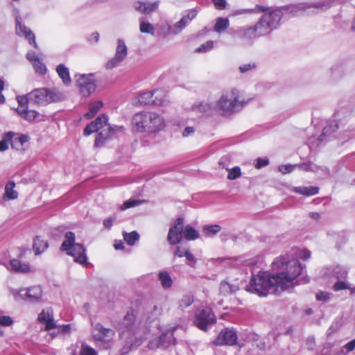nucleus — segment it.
<instances>
[{"label": "nucleus", "instance_id": "nucleus-16", "mask_svg": "<svg viewBox=\"0 0 355 355\" xmlns=\"http://www.w3.org/2000/svg\"><path fill=\"white\" fill-rule=\"evenodd\" d=\"M128 53V48L123 40H118L116 53L113 58L106 63L107 69H113L119 65L123 61Z\"/></svg>", "mask_w": 355, "mask_h": 355}, {"label": "nucleus", "instance_id": "nucleus-43", "mask_svg": "<svg viewBox=\"0 0 355 355\" xmlns=\"http://www.w3.org/2000/svg\"><path fill=\"white\" fill-rule=\"evenodd\" d=\"M31 64L37 73L44 75L46 73V67L41 59L33 62Z\"/></svg>", "mask_w": 355, "mask_h": 355}, {"label": "nucleus", "instance_id": "nucleus-12", "mask_svg": "<svg viewBox=\"0 0 355 355\" xmlns=\"http://www.w3.org/2000/svg\"><path fill=\"white\" fill-rule=\"evenodd\" d=\"M232 34L236 35L241 40L248 42L265 36L258 22L253 26L239 27L234 31Z\"/></svg>", "mask_w": 355, "mask_h": 355}, {"label": "nucleus", "instance_id": "nucleus-56", "mask_svg": "<svg viewBox=\"0 0 355 355\" xmlns=\"http://www.w3.org/2000/svg\"><path fill=\"white\" fill-rule=\"evenodd\" d=\"M331 294L325 292V291H320L316 294V299L318 301L322 302H327L330 299Z\"/></svg>", "mask_w": 355, "mask_h": 355}, {"label": "nucleus", "instance_id": "nucleus-7", "mask_svg": "<svg viewBox=\"0 0 355 355\" xmlns=\"http://www.w3.org/2000/svg\"><path fill=\"white\" fill-rule=\"evenodd\" d=\"M246 103L240 100L239 91L233 89L230 93L223 95L218 101L216 109L222 111L223 114H231L239 112Z\"/></svg>", "mask_w": 355, "mask_h": 355}, {"label": "nucleus", "instance_id": "nucleus-45", "mask_svg": "<svg viewBox=\"0 0 355 355\" xmlns=\"http://www.w3.org/2000/svg\"><path fill=\"white\" fill-rule=\"evenodd\" d=\"M241 175V171L239 166H234L228 171L227 178L233 180L239 178Z\"/></svg>", "mask_w": 355, "mask_h": 355}, {"label": "nucleus", "instance_id": "nucleus-15", "mask_svg": "<svg viewBox=\"0 0 355 355\" xmlns=\"http://www.w3.org/2000/svg\"><path fill=\"white\" fill-rule=\"evenodd\" d=\"M153 91H146L141 93L138 96V103L141 105L153 104L156 106H166L169 103L166 96L159 97L157 95L153 98Z\"/></svg>", "mask_w": 355, "mask_h": 355}, {"label": "nucleus", "instance_id": "nucleus-35", "mask_svg": "<svg viewBox=\"0 0 355 355\" xmlns=\"http://www.w3.org/2000/svg\"><path fill=\"white\" fill-rule=\"evenodd\" d=\"M17 101L19 107L15 109L17 114L21 112V110H26L28 108V104H31V98L29 97V93L24 96H18L17 97Z\"/></svg>", "mask_w": 355, "mask_h": 355}, {"label": "nucleus", "instance_id": "nucleus-23", "mask_svg": "<svg viewBox=\"0 0 355 355\" xmlns=\"http://www.w3.org/2000/svg\"><path fill=\"white\" fill-rule=\"evenodd\" d=\"M29 140L30 137L28 135L13 132L12 139L10 141L11 148L17 150H21L24 149V144Z\"/></svg>", "mask_w": 355, "mask_h": 355}, {"label": "nucleus", "instance_id": "nucleus-1", "mask_svg": "<svg viewBox=\"0 0 355 355\" xmlns=\"http://www.w3.org/2000/svg\"><path fill=\"white\" fill-rule=\"evenodd\" d=\"M291 253V255H281L273 261L271 268L274 273L260 270L257 275H252L249 284L246 285V291L259 296H266L272 289L275 292L285 291L291 285L308 283L306 275L297 279L303 270L298 259H309L311 251L295 248L292 249Z\"/></svg>", "mask_w": 355, "mask_h": 355}, {"label": "nucleus", "instance_id": "nucleus-51", "mask_svg": "<svg viewBox=\"0 0 355 355\" xmlns=\"http://www.w3.org/2000/svg\"><path fill=\"white\" fill-rule=\"evenodd\" d=\"M185 254L187 264L191 267H194L196 263V259L193 254L190 252L189 250H187V252H184Z\"/></svg>", "mask_w": 355, "mask_h": 355}, {"label": "nucleus", "instance_id": "nucleus-27", "mask_svg": "<svg viewBox=\"0 0 355 355\" xmlns=\"http://www.w3.org/2000/svg\"><path fill=\"white\" fill-rule=\"evenodd\" d=\"M49 247L46 241L42 239L41 236H36L33 239V249L35 255L43 253Z\"/></svg>", "mask_w": 355, "mask_h": 355}, {"label": "nucleus", "instance_id": "nucleus-18", "mask_svg": "<svg viewBox=\"0 0 355 355\" xmlns=\"http://www.w3.org/2000/svg\"><path fill=\"white\" fill-rule=\"evenodd\" d=\"M95 333L94 338L97 341H105L111 339L114 335V331L110 328L104 327L101 323L92 324Z\"/></svg>", "mask_w": 355, "mask_h": 355}, {"label": "nucleus", "instance_id": "nucleus-39", "mask_svg": "<svg viewBox=\"0 0 355 355\" xmlns=\"http://www.w3.org/2000/svg\"><path fill=\"white\" fill-rule=\"evenodd\" d=\"M18 114L26 121H33L39 116V112L27 108L26 110H21V112Z\"/></svg>", "mask_w": 355, "mask_h": 355}, {"label": "nucleus", "instance_id": "nucleus-49", "mask_svg": "<svg viewBox=\"0 0 355 355\" xmlns=\"http://www.w3.org/2000/svg\"><path fill=\"white\" fill-rule=\"evenodd\" d=\"M214 47V42L209 40L207 41L205 43L200 45V47H198L196 49V52L198 53H202V52H207L212 49Z\"/></svg>", "mask_w": 355, "mask_h": 355}, {"label": "nucleus", "instance_id": "nucleus-63", "mask_svg": "<svg viewBox=\"0 0 355 355\" xmlns=\"http://www.w3.org/2000/svg\"><path fill=\"white\" fill-rule=\"evenodd\" d=\"M187 249L182 248L180 246H178L176 248V250L175 251V255L178 257H185V254H184V252H187Z\"/></svg>", "mask_w": 355, "mask_h": 355}, {"label": "nucleus", "instance_id": "nucleus-52", "mask_svg": "<svg viewBox=\"0 0 355 355\" xmlns=\"http://www.w3.org/2000/svg\"><path fill=\"white\" fill-rule=\"evenodd\" d=\"M297 165V168L301 169V170H303L304 171H312L313 172L314 171H316L315 168H314V165L312 162H304V163H302V164H296Z\"/></svg>", "mask_w": 355, "mask_h": 355}, {"label": "nucleus", "instance_id": "nucleus-34", "mask_svg": "<svg viewBox=\"0 0 355 355\" xmlns=\"http://www.w3.org/2000/svg\"><path fill=\"white\" fill-rule=\"evenodd\" d=\"M183 236L187 241L195 240L199 238V232L192 226L188 225L183 227Z\"/></svg>", "mask_w": 355, "mask_h": 355}, {"label": "nucleus", "instance_id": "nucleus-25", "mask_svg": "<svg viewBox=\"0 0 355 355\" xmlns=\"http://www.w3.org/2000/svg\"><path fill=\"white\" fill-rule=\"evenodd\" d=\"M215 109H216L215 105L206 101L196 103L192 106V110L193 112L205 115L211 114Z\"/></svg>", "mask_w": 355, "mask_h": 355}, {"label": "nucleus", "instance_id": "nucleus-53", "mask_svg": "<svg viewBox=\"0 0 355 355\" xmlns=\"http://www.w3.org/2000/svg\"><path fill=\"white\" fill-rule=\"evenodd\" d=\"M331 76L334 79L340 78L343 74V68L339 65L333 67L331 68Z\"/></svg>", "mask_w": 355, "mask_h": 355}, {"label": "nucleus", "instance_id": "nucleus-26", "mask_svg": "<svg viewBox=\"0 0 355 355\" xmlns=\"http://www.w3.org/2000/svg\"><path fill=\"white\" fill-rule=\"evenodd\" d=\"M291 191L302 196H312L318 193L319 187L315 186L294 187L292 188Z\"/></svg>", "mask_w": 355, "mask_h": 355}, {"label": "nucleus", "instance_id": "nucleus-58", "mask_svg": "<svg viewBox=\"0 0 355 355\" xmlns=\"http://www.w3.org/2000/svg\"><path fill=\"white\" fill-rule=\"evenodd\" d=\"M269 164V159L267 157H259L257 159L255 167L258 169L265 167Z\"/></svg>", "mask_w": 355, "mask_h": 355}, {"label": "nucleus", "instance_id": "nucleus-19", "mask_svg": "<svg viewBox=\"0 0 355 355\" xmlns=\"http://www.w3.org/2000/svg\"><path fill=\"white\" fill-rule=\"evenodd\" d=\"M187 21L182 17L180 21L174 24L173 26L166 25L162 27V34L164 37L169 35H177L182 32V31L188 25Z\"/></svg>", "mask_w": 355, "mask_h": 355}, {"label": "nucleus", "instance_id": "nucleus-44", "mask_svg": "<svg viewBox=\"0 0 355 355\" xmlns=\"http://www.w3.org/2000/svg\"><path fill=\"white\" fill-rule=\"evenodd\" d=\"M139 29L140 31L143 33H150L152 35L154 34V27L149 22L141 21Z\"/></svg>", "mask_w": 355, "mask_h": 355}, {"label": "nucleus", "instance_id": "nucleus-41", "mask_svg": "<svg viewBox=\"0 0 355 355\" xmlns=\"http://www.w3.org/2000/svg\"><path fill=\"white\" fill-rule=\"evenodd\" d=\"M314 168L316 171H314L313 173L317 174L322 179L327 178L330 175V171L326 166L314 165Z\"/></svg>", "mask_w": 355, "mask_h": 355}, {"label": "nucleus", "instance_id": "nucleus-40", "mask_svg": "<svg viewBox=\"0 0 355 355\" xmlns=\"http://www.w3.org/2000/svg\"><path fill=\"white\" fill-rule=\"evenodd\" d=\"M221 227L218 225H205L202 228V232L207 236H211L220 232Z\"/></svg>", "mask_w": 355, "mask_h": 355}, {"label": "nucleus", "instance_id": "nucleus-4", "mask_svg": "<svg viewBox=\"0 0 355 355\" xmlns=\"http://www.w3.org/2000/svg\"><path fill=\"white\" fill-rule=\"evenodd\" d=\"M133 128L139 132H156L165 127L164 118L153 112H141L135 114L132 121Z\"/></svg>", "mask_w": 355, "mask_h": 355}, {"label": "nucleus", "instance_id": "nucleus-6", "mask_svg": "<svg viewBox=\"0 0 355 355\" xmlns=\"http://www.w3.org/2000/svg\"><path fill=\"white\" fill-rule=\"evenodd\" d=\"M64 241L61 245L60 250L67 252V254L74 258V261L80 265L87 264V257L85 249L82 244L75 243V234L67 232L64 234Z\"/></svg>", "mask_w": 355, "mask_h": 355}, {"label": "nucleus", "instance_id": "nucleus-50", "mask_svg": "<svg viewBox=\"0 0 355 355\" xmlns=\"http://www.w3.org/2000/svg\"><path fill=\"white\" fill-rule=\"evenodd\" d=\"M296 168V164H282L279 166L278 169L282 173L286 174L291 173Z\"/></svg>", "mask_w": 355, "mask_h": 355}, {"label": "nucleus", "instance_id": "nucleus-32", "mask_svg": "<svg viewBox=\"0 0 355 355\" xmlns=\"http://www.w3.org/2000/svg\"><path fill=\"white\" fill-rule=\"evenodd\" d=\"M103 103L101 101L91 103L89 105V111L84 114V118L87 119H92L102 108Z\"/></svg>", "mask_w": 355, "mask_h": 355}, {"label": "nucleus", "instance_id": "nucleus-9", "mask_svg": "<svg viewBox=\"0 0 355 355\" xmlns=\"http://www.w3.org/2000/svg\"><path fill=\"white\" fill-rule=\"evenodd\" d=\"M94 73L76 74L75 78L79 92L84 97L89 96L96 89Z\"/></svg>", "mask_w": 355, "mask_h": 355}, {"label": "nucleus", "instance_id": "nucleus-61", "mask_svg": "<svg viewBox=\"0 0 355 355\" xmlns=\"http://www.w3.org/2000/svg\"><path fill=\"white\" fill-rule=\"evenodd\" d=\"M263 261V258L262 256H257L253 259H252L250 262L249 265H254V266H261Z\"/></svg>", "mask_w": 355, "mask_h": 355}, {"label": "nucleus", "instance_id": "nucleus-24", "mask_svg": "<svg viewBox=\"0 0 355 355\" xmlns=\"http://www.w3.org/2000/svg\"><path fill=\"white\" fill-rule=\"evenodd\" d=\"M159 4V1L153 3L137 1L134 3L135 10L144 14H149L151 12L157 9Z\"/></svg>", "mask_w": 355, "mask_h": 355}, {"label": "nucleus", "instance_id": "nucleus-47", "mask_svg": "<svg viewBox=\"0 0 355 355\" xmlns=\"http://www.w3.org/2000/svg\"><path fill=\"white\" fill-rule=\"evenodd\" d=\"M142 201L135 200V199H129L128 200L123 202V204L121 206V210H125L127 209L134 207L141 204Z\"/></svg>", "mask_w": 355, "mask_h": 355}, {"label": "nucleus", "instance_id": "nucleus-30", "mask_svg": "<svg viewBox=\"0 0 355 355\" xmlns=\"http://www.w3.org/2000/svg\"><path fill=\"white\" fill-rule=\"evenodd\" d=\"M10 269L16 272L26 273L30 271L28 263H22L19 260L14 259L10 261Z\"/></svg>", "mask_w": 355, "mask_h": 355}, {"label": "nucleus", "instance_id": "nucleus-33", "mask_svg": "<svg viewBox=\"0 0 355 355\" xmlns=\"http://www.w3.org/2000/svg\"><path fill=\"white\" fill-rule=\"evenodd\" d=\"M158 279L163 288L168 289L173 285V279L166 271H161L158 274Z\"/></svg>", "mask_w": 355, "mask_h": 355}, {"label": "nucleus", "instance_id": "nucleus-42", "mask_svg": "<svg viewBox=\"0 0 355 355\" xmlns=\"http://www.w3.org/2000/svg\"><path fill=\"white\" fill-rule=\"evenodd\" d=\"M193 302V297L190 294L184 295L179 302V306L183 309L191 306Z\"/></svg>", "mask_w": 355, "mask_h": 355}, {"label": "nucleus", "instance_id": "nucleus-2", "mask_svg": "<svg viewBox=\"0 0 355 355\" xmlns=\"http://www.w3.org/2000/svg\"><path fill=\"white\" fill-rule=\"evenodd\" d=\"M162 312V307L157 305L150 306L146 309L144 318H140L135 310L132 309L127 312L123 319L116 325L121 338L125 342L122 348L123 353H127L141 345L145 338L144 320L150 323L157 319Z\"/></svg>", "mask_w": 355, "mask_h": 355}, {"label": "nucleus", "instance_id": "nucleus-54", "mask_svg": "<svg viewBox=\"0 0 355 355\" xmlns=\"http://www.w3.org/2000/svg\"><path fill=\"white\" fill-rule=\"evenodd\" d=\"M198 14V11L196 9L190 10L188 13L183 15L182 17L189 24L193 19H194Z\"/></svg>", "mask_w": 355, "mask_h": 355}, {"label": "nucleus", "instance_id": "nucleus-14", "mask_svg": "<svg viewBox=\"0 0 355 355\" xmlns=\"http://www.w3.org/2000/svg\"><path fill=\"white\" fill-rule=\"evenodd\" d=\"M184 218H178L173 225L169 229L167 241L171 245H175L180 243L183 236Z\"/></svg>", "mask_w": 355, "mask_h": 355}, {"label": "nucleus", "instance_id": "nucleus-5", "mask_svg": "<svg viewBox=\"0 0 355 355\" xmlns=\"http://www.w3.org/2000/svg\"><path fill=\"white\" fill-rule=\"evenodd\" d=\"M108 117L106 114H101L98 116L94 121H92L86 125L84 128L83 134L85 136H89L93 132H97L104 126H107V131L103 130L98 133L95 139V146L96 147L102 146L107 140L111 139L116 130L123 131V126L114 125L110 126L108 123Z\"/></svg>", "mask_w": 355, "mask_h": 355}, {"label": "nucleus", "instance_id": "nucleus-57", "mask_svg": "<svg viewBox=\"0 0 355 355\" xmlns=\"http://www.w3.org/2000/svg\"><path fill=\"white\" fill-rule=\"evenodd\" d=\"M13 323L12 319L10 316L1 315L0 316V324L4 327H8L12 325Z\"/></svg>", "mask_w": 355, "mask_h": 355}, {"label": "nucleus", "instance_id": "nucleus-28", "mask_svg": "<svg viewBox=\"0 0 355 355\" xmlns=\"http://www.w3.org/2000/svg\"><path fill=\"white\" fill-rule=\"evenodd\" d=\"M15 183L14 181H9L5 186V192L3 198L4 200L17 199L18 193L15 190Z\"/></svg>", "mask_w": 355, "mask_h": 355}, {"label": "nucleus", "instance_id": "nucleus-38", "mask_svg": "<svg viewBox=\"0 0 355 355\" xmlns=\"http://www.w3.org/2000/svg\"><path fill=\"white\" fill-rule=\"evenodd\" d=\"M123 239L128 245L132 246L139 239V234L136 231H132L130 233L126 232H123Z\"/></svg>", "mask_w": 355, "mask_h": 355}, {"label": "nucleus", "instance_id": "nucleus-29", "mask_svg": "<svg viewBox=\"0 0 355 355\" xmlns=\"http://www.w3.org/2000/svg\"><path fill=\"white\" fill-rule=\"evenodd\" d=\"M56 72L62 79L64 85H69L71 82L69 69L64 64H59L56 67Z\"/></svg>", "mask_w": 355, "mask_h": 355}, {"label": "nucleus", "instance_id": "nucleus-59", "mask_svg": "<svg viewBox=\"0 0 355 355\" xmlns=\"http://www.w3.org/2000/svg\"><path fill=\"white\" fill-rule=\"evenodd\" d=\"M214 5L217 10H224L226 8L227 2L225 0H213Z\"/></svg>", "mask_w": 355, "mask_h": 355}, {"label": "nucleus", "instance_id": "nucleus-8", "mask_svg": "<svg viewBox=\"0 0 355 355\" xmlns=\"http://www.w3.org/2000/svg\"><path fill=\"white\" fill-rule=\"evenodd\" d=\"M31 104L44 105L62 100V95L55 89L38 88L29 92Z\"/></svg>", "mask_w": 355, "mask_h": 355}, {"label": "nucleus", "instance_id": "nucleus-48", "mask_svg": "<svg viewBox=\"0 0 355 355\" xmlns=\"http://www.w3.org/2000/svg\"><path fill=\"white\" fill-rule=\"evenodd\" d=\"M257 65L256 62H252L246 64H243L239 67V71L241 73H247L249 71L255 69Z\"/></svg>", "mask_w": 355, "mask_h": 355}, {"label": "nucleus", "instance_id": "nucleus-3", "mask_svg": "<svg viewBox=\"0 0 355 355\" xmlns=\"http://www.w3.org/2000/svg\"><path fill=\"white\" fill-rule=\"evenodd\" d=\"M331 0H324L314 3H300L288 5L272 10L263 6H257L259 12H266L258 21L265 35L270 34L277 28L282 18H290L304 14H313L315 12L312 9L324 11L331 6Z\"/></svg>", "mask_w": 355, "mask_h": 355}, {"label": "nucleus", "instance_id": "nucleus-10", "mask_svg": "<svg viewBox=\"0 0 355 355\" xmlns=\"http://www.w3.org/2000/svg\"><path fill=\"white\" fill-rule=\"evenodd\" d=\"M216 321V316L210 308L202 307L196 311L194 323L200 330L206 331Z\"/></svg>", "mask_w": 355, "mask_h": 355}, {"label": "nucleus", "instance_id": "nucleus-62", "mask_svg": "<svg viewBox=\"0 0 355 355\" xmlns=\"http://www.w3.org/2000/svg\"><path fill=\"white\" fill-rule=\"evenodd\" d=\"M343 348L346 349L347 352L354 350L355 348V338L345 345Z\"/></svg>", "mask_w": 355, "mask_h": 355}, {"label": "nucleus", "instance_id": "nucleus-36", "mask_svg": "<svg viewBox=\"0 0 355 355\" xmlns=\"http://www.w3.org/2000/svg\"><path fill=\"white\" fill-rule=\"evenodd\" d=\"M230 26V21L226 17H218L216 19V24L214 27V31L216 33H220L225 31Z\"/></svg>", "mask_w": 355, "mask_h": 355}, {"label": "nucleus", "instance_id": "nucleus-22", "mask_svg": "<svg viewBox=\"0 0 355 355\" xmlns=\"http://www.w3.org/2000/svg\"><path fill=\"white\" fill-rule=\"evenodd\" d=\"M338 129V123L336 121L333 120L328 122L327 125L323 128L322 133L318 139L319 146L321 143L327 141L330 139L331 135Z\"/></svg>", "mask_w": 355, "mask_h": 355}, {"label": "nucleus", "instance_id": "nucleus-64", "mask_svg": "<svg viewBox=\"0 0 355 355\" xmlns=\"http://www.w3.org/2000/svg\"><path fill=\"white\" fill-rule=\"evenodd\" d=\"M194 128L193 127H186L182 132L184 137H189L194 132Z\"/></svg>", "mask_w": 355, "mask_h": 355}, {"label": "nucleus", "instance_id": "nucleus-11", "mask_svg": "<svg viewBox=\"0 0 355 355\" xmlns=\"http://www.w3.org/2000/svg\"><path fill=\"white\" fill-rule=\"evenodd\" d=\"M12 14L15 19V31L19 37H24L28 41L31 45L37 49L38 45L35 41V35L33 31L22 23V19L19 15V10L17 8H13Z\"/></svg>", "mask_w": 355, "mask_h": 355}, {"label": "nucleus", "instance_id": "nucleus-17", "mask_svg": "<svg viewBox=\"0 0 355 355\" xmlns=\"http://www.w3.org/2000/svg\"><path fill=\"white\" fill-rule=\"evenodd\" d=\"M237 341L236 331L233 329H225L222 330L218 336L216 343L223 345H234Z\"/></svg>", "mask_w": 355, "mask_h": 355}, {"label": "nucleus", "instance_id": "nucleus-21", "mask_svg": "<svg viewBox=\"0 0 355 355\" xmlns=\"http://www.w3.org/2000/svg\"><path fill=\"white\" fill-rule=\"evenodd\" d=\"M175 329L176 328L173 327L160 335L157 344L159 347L166 349L171 345L175 344V338L173 336Z\"/></svg>", "mask_w": 355, "mask_h": 355}, {"label": "nucleus", "instance_id": "nucleus-31", "mask_svg": "<svg viewBox=\"0 0 355 355\" xmlns=\"http://www.w3.org/2000/svg\"><path fill=\"white\" fill-rule=\"evenodd\" d=\"M239 286L236 284H230L225 280L220 284V293L223 295H229L235 293L239 290Z\"/></svg>", "mask_w": 355, "mask_h": 355}, {"label": "nucleus", "instance_id": "nucleus-20", "mask_svg": "<svg viewBox=\"0 0 355 355\" xmlns=\"http://www.w3.org/2000/svg\"><path fill=\"white\" fill-rule=\"evenodd\" d=\"M38 321L45 324L46 331H50L57 328L53 318V311L50 309L41 311L38 315Z\"/></svg>", "mask_w": 355, "mask_h": 355}, {"label": "nucleus", "instance_id": "nucleus-46", "mask_svg": "<svg viewBox=\"0 0 355 355\" xmlns=\"http://www.w3.org/2000/svg\"><path fill=\"white\" fill-rule=\"evenodd\" d=\"M80 355H97V352L88 345L83 343L80 350Z\"/></svg>", "mask_w": 355, "mask_h": 355}, {"label": "nucleus", "instance_id": "nucleus-60", "mask_svg": "<svg viewBox=\"0 0 355 355\" xmlns=\"http://www.w3.org/2000/svg\"><path fill=\"white\" fill-rule=\"evenodd\" d=\"M26 58L28 60V61H30L31 63L40 60L36 53L33 51H28L27 53Z\"/></svg>", "mask_w": 355, "mask_h": 355}, {"label": "nucleus", "instance_id": "nucleus-55", "mask_svg": "<svg viewBox=\"0 0 355 355\" xmlns=\"http://www.w3.org/2000/svg\"><path fill=\"white\" fill-rule=\"evenodd\" d=\"M348 288H349V284L343 281H338L334 285V290L335 291H339Z\"/></svg>", "mask_w": 355, "mask_h": 355}, {"label": "nucleus", "instance_id": "nucleus-37", "mask_svg": "<svg viewBox=\"0 0 355 355\" xmlns=\"http://www.w3.org/2000/svg\"><path fill=\"white\" fill-rule=\"evenodd\" d=\"M13 132H7L3 134L0 140V152H4L8 149L10 141H12Z\"/></svg>", "mask_w": 355, "mask_h": 355}, {"label": "nucleus", "instance_id": "nucleus-13", "mask_svg": "<svg viewBox=\"0 0 355 355\" xmlns=\"http://www.w3.org/2000/svg\"><path fill=\"white\" fill-rule=\"evenodd\" d=\"M15 297H21L31 303H40L42 302V289L40 286H33L28 289H20L15 293Z\"/></svg>", "mask_w": 355, "mask_h": 355}]
</instances>
